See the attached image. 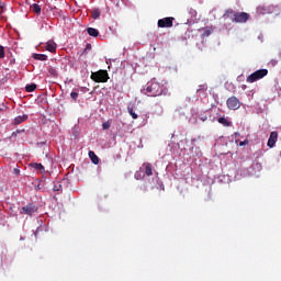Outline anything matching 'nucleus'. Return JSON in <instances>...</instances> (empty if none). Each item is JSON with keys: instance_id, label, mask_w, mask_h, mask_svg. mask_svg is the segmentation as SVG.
<instances>
[{"instance_id": "obj_26", "label": "nucleus", "mask_w": 281, "mask_h": 281, "mask_svg": "<svg viewBox=\"0 0 281 281\" xmlns=\"http://www.w3.org/2000/svg\"><path fill=\"white\" fill-rule=\"evenodd\" d=\"M0 58H5V47L0 45Z\"/></svg>"}, {"instance_id": "obj_21", "label": "nucleus", "mask_w": 281, "mask_h": 281, "mask_svg": "<svg viewBox=\"0 0 281 281\" xmlns=\"http://www.w3.org/2000/svg\"><path fill=\"white\" fill-rule=\"evenodd\" d=\"M25 91L27 93H32V91H36V83H31L25 87Z\"/></svg>"}, {"instance_id": "obj_23", "label": "nucleus", "mask_w": 281, "mask_h": 281, "mask_svg": "<svg viewBox=\"0 0 281 281\" xmlns=\"http://www.w3.org/2000/svg\"><path fill=\"white\" fill-rule=\"evenodd\" d=\"M92 19H100V9H95L92 11Z\"/></svg>"}, {"instance_id": "obj_18", "label": "nucleus", "mask_w": 281, "mask_h": 281, "mask_svg": "<svg viewBox=\"0 0 281 281\" xmlns=\"http://www.w3.org/2000/svg\"><path fill=\"white\" fill-rule=\"evenodd\" d=\"M33 58H34V60L45 61V60H47V55H45V54H33Z\"/></svg>"}, {"instance_id": "obj_11", "label": "nucleus", "mask_w": 281, "mask_h": 281, "mask_svg": "<svg viewBox=\"0 0 281 281\" xmlns=\"http://www.w3.org/2000/svg\"><path fill=\"white\" fill-rule=\"evenodd\" d=\"M143 168H145V175L147 177H153V165L150 162H144Z\"/></svg>"}, {"instance_id": "obj_14", "label": "nucleus", "mask_w": 281, "mask_h": 281, "mask_svg": "<svg viewBox=\"0 0 281 281\" xmlns=\"http://www.w3.org/2000/svg\"><path fill=\"white\" fill-rule=\"evenodd\" d=\"M89 157L92 161V164H94L95 166H98L100 164V158L98 157V155H95L94 151H89Z\"/></svg>"}, {"instance_id": "obj_12", "label": "nucleus", "mask_w": 281, "mask_h": 281, "mask_svg": "<svg viewBox=\"0 0 281 281\" xmlns=\"http://www.w3.org/2000/svg\"><path fill=\"white\" fill-rule=\"evenodd\" d=\"M46 50L50 52V54H54L56 52V43H54V41H48L46 43Z\"/></svg>"}, {"instance_id": "obj_16", "label": "nucleus", "mask_w": 281, "mask_h": 281, "mask_svg": "<svg viewBox=\"0 0 281 281\" xmlns=\"http://www.w3.org/2000/svg\"><path fill=\"white\" fill-rule=\"evenodd\" d=\"M214 32V29L212 26H206L204 29V32L202 33V38H207V36H211V34Z\"/></svg>"}, {"instance_id": "obj_1", "label": "nucleus", "mask_w": 281, "mask_h": 281, "mask_svg": "<svg viewBox=\"0 0 281 281\" xmlns=\"http://www.w3.org/2000/svg\"><path fill=\"white\" fill-rule=\"evenodd\" d=\"M142 93L149 98H158L159 95H168V88L154 79L147 82V86L142 90Z\"/></svg>"}, {"instance_id": "obj_17", "label": "nucleus", "mask_w": 281, "mask_h": 281, "mask_svg": "<svg viewBox=\"0 0 281 281\" xmlns=\"http://www.w3.org/2000/svg\"><path fill=\"white\" fill-rule=\"evenodd\" d=\"M31 166L35 170H38L40 172H42V175L45 172V167L42 164L35 162V164H32Z\"/></svg>"}, {"instance_id": "obj_4", "label": "nucleus", "mask_w": 281, "mask_h": 281, "mask_svg": "<svg viewBox=\"0 0 281 281\" xmlns=\"http://www.w3.org/2000/svg\"><path fill=\"white\" fill-rule=\"evenodd\" d=\"M247 21H249L248 13L235 11V16L232 20L233 23H247Z\"/></svg>"}, {"instance_id": "obj_25", "label": "nucleus", "mask_w": 281, "mask_h": 281, "mask_svg": "<svg viewBox=\"0 0 281 281\" xmlns=\"http://www.w3.org/2000/svg\"><path fill=\"white\" fill-rule=\"evenodd\" d=\"M102 128H103V131H109V128H111V123L109 121L104 122L102 124Z\"/></svg>"}, {"instance_id": "obj_19", "label": "nucleus", "mask_w": 281, "mask_h": 281, "mask_svg": "<svg viewBox=\"0 0 281 281\" xmlns=\"http://www.w3.org/2000/svg\"><path fill=\"white\" fill-rule=\"evenodd\" d=\"M218 124H222L223 126H232V121H228L227 119L225 117H220L217 120Z\"/></svg>"}, {"instance_id": "obj_24", "label": "nucleus", "mask_w": 281, "mask_h": 281, "mask_svg": "<svg viewBox=\"0 0 281 281\" xmlns=\"http://www.w3.org/2000/svg\"><path fill=\"white\" fill-rule=\"evenodd\" d=\"M48 74L50 75V76H53L54 78H56V76H58V72L55 70V68H48Z\"/></svg>"}, {"instance_id": "obj_22", "label": "nucleus", "mask_w": 281, "mask_h": 281, "mask_svg": "<svg viewBox=\"0 0 281 281\" xmlns=\"http://www.w3.org/2000/svg\"><path fill=\"white\" fill-rule=\"evenodd\" d=\"M127 111H128L131 117H133V120H137V117H139V116L137 115V113H135V111L133 110L132 106H128V108H127Z\"/></svg>"}, {"instance_id": "obj_30", "label": "nucleus", "mask_w": 281, "mask_h": 281, "mask_svg": "<svg viewBox=\"0 0 281 281\" xmlns=\"http://www.w3.org/2000/svg\"><path fill=\"white\" fill-rule=\"evenodd\" d=\"M13 173H15L16 177H19V175H21V170H19L18 168H14L13 169Z\"/></svg>"}, {"instance_id": "obj_20", "label": "nucleus", "mask_w": 281, "mask_h": 281, "mask_svg": "<svg viewBox=\"0 0 281 281\" xmlns=\"http://www.w3.org/2000/svg\"><path fill=\"white\" fill-rule=\"evenodd\" d=\"M31 10L34 12V14H41V5L40 4H32Z\"/></svg>"}, {"instance_id": "obj_2", "label": "nucleus", "mask_w": 281, "mask_h": 281, "mask_svg": "<svg viewBox=\"0 0 281 281\" xmlns=\"http://www.w3.org/2000/svg\"><path fill=\"white\" fill-rule=\"evenodd\" d=\"M269 74V70L267 69H259L252 72L250 76L247 77L246 82L254 83L257 82V80H262L265 76Z\"/></svg>"}, {"instance_id": "obj_8", "label": "nucleus", "mask_w": 281, "mask_h": 281, "mask_svg": "<svg viewBox=\"0 0 281 281\" xmlns=\"http://www.w3.org/2000/svg\"><path fill=\"white\" fill-rule=\"evenodd\" d=\"M273 10H276V8L273 5H259L257 7V13L258 14H273Z\"/></svg>"}, {"instance_id": "obj_7", "label": "nucleus", "mask_w": 281, "mask_h": 281, "mask_svg": "<svg viewBox=\"0 0 281 281\" xmlns=\"http://www.w3.org/2000/svg\"><path fill=\"white\" fill-rule=\"evenodd\" d=\"M175 25V18H164L158 20V27H172Z\"/></svg>"}, {"instance_id": "obj_5", "label": "nucleus", "mask_w": 281, "mask_h": 281, "mask_svg": "<svg viewBox=\"0 0 281 281\" xmlns=\"http://www.w3.org/2000/svg\"><path fill=\"white\" fill-rule=\"evenodd\" d=\"M226 104L231 111H238L240 106V100L236 97H229L226 101Z\"/></svg>"}, {"instance_id": "obj_13", "label": "nucleus", "mask_w": 281, "mask_h": 281, "mask_svg": "<svg viewBox=\"0 0 281 281\" xmlns=\"http://www.w3.org/2000/svg\"><path fill=\"white\" fill-rule=\"evenodd\" d=\"M236 15V11H234L233 9H227L225 11V13L223 14V19H234V16Z\"/></svg>"}, {"instance_id": "obj_28", "label": "nucleus", "mask_w": 281, "mask_h": 281, "mask_svg": "<svg viewBox=\"0 0 281 281\" xmlns=\"http://www.w3.org/2000/svg\"><path fill=\"white\" fill-rule=\"evenodd\" d=\"M70 98H71L72 100L77 101V100H78V92H71V93H70Z\"/></svg>"}, {"instance_id": "obj_15", "label": "nucleus", "mask_w": 281, "mask_h": 281, "mask_svg": "<svg viewBox=\"0 0 281 281\" xmlns=\"http://www.w3.org/2000/svg\"><path fill=\"white\" fill-rule=\"evenodd\" d=\"M87 33L89 34V36H93L94 38L100 36V31L93 27H88Z\"/></svg>"}, {"instance_id": "obj_10", "label": "nucleus", "mask_w": 281, "mask_h": 281, "mask_svg": "<svg viewBox=\"0 0 281 281\" xmlns=\"http://www.w3.org/2000/svg\"><path fill=\"white\" fill-rule=\"evenodd\" d=\"M27 120V114L24 115H19L13 120L14 126H19V124H23V122H26Z\"/></svg>"}, {"instance_id": "obj_9", "label": "nucleus", "mask_w": 281, "mask_h": 281, "mask_svg": "<svg viewBox=\"0 0 281 281\" xmlns=\"http://www.w3.org/2000/svg\"><path fill=\"white\" fill-rule=\"evenodd\" d=\"M277 142H278V132H271L270 137L267 143V146L269 148H273V146H276Z\"/></svg>"}, {"instance_id": "obj_31", "label": "nucleus", "mask_w": 281, "mask_h": 281, "mask_svg": "<svg viewBox=\"0 0 281 281\" xmlns=\"http://www.w3.org/2000/svg\"><path fill=\"white\" fill-rule=\"evenodd\" d=\"M21 133V130H16L15 132L12 133V137H16V135Z\"/></svg>"}, {"instance_id": "obj_27", "label": "nucleus", "mask_w": 281, "mask_h": 281, "mask_svg": "<svg viewBox=\"0 0 281 281\" xmlns=\"http://www.w3.org/2000/svg\"><path fill=\"white\" fill-rule=\"evenodd\" d=\"M53 190H54V192H60V190H63V186L61 184H55Z\"/></svg>"}, {"instance_id": "obj_3", "label": "nucleus", "mask_w": 281, "mask_h": 281, "mask_svg": "<svg viewBox=\"0 0 281 281\" xmlns=\"http://www.w3.org/2000/svg\"><path fill=\"white\" fill-rule=\"evenodd\" d=\"M93 82H109V72L106 70H98L91 74Z\"/></svg>"}, {"instance_id": "obj_29", "label": "nucleus", "mask_w": 281, "mask_h": 281, "mask_svg": "<svg viewBox=\"0 0 281 281\" xmlns=\"http://www.w3.org/2000/svg\"><path fill=\"white\" fill-rule=\"evenodd\" d=\"M248 144H249V140L245 139V140L239 143V146H247Z\"/></svg>"}, {"instance_id": "obj_6", "label": "nucleus", "mask_w": 281, "mask_h": 281, "mask_svg": "<svg viewBox=\"0 0 281 281\" xmlns=\"http://www.w3.org/2000/svg\"><path fill=\"white\" fill-rule=\"evenodd\" d=\"M38 212V207L34 204H27L23 206L20 211V214H26L27 216H32V214H36Z\"/></svg>"}]
</instances>
